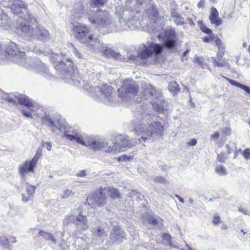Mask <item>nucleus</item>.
Returning <instances> with one entry per match:
<instances>
[{"label": "nucleus", "instance_id": "obj_51", "mask_svg": "<svg viewBox=\"0 0 250 250\" xmlns=\"http://www.w3.org/2000/svg\"><path fill=\"white\" fill-rule=\"evenodd\" d=\"M220 134L219 132H215L214 134H212L210 137V140L217 141L219 138Z\"/></svg>", "mask_w": 250, "mask_h": 250}, {"label": "nucleus", "instance_id": "obj_63", "mask_svg": "<svg viewBox=\"0 0 250 250\" xmlns=\"http://www.w3.org/2000/svg\"><path fill=\"white\" fill-rule=\"evenodd\" d=\"M175 197L176 198H177L179 200V201L180 202H181L182 203H184L185 202L183 198H182L181 197H180L178 195H177V194L175 195Z\"/></svg>", "mask_w": 250, "mask_h": 250}, {"label": "nucleus", "instance_id": "obj_64", "mask_svg": "<svg viewBox=\"0 0 250 250\" xmlns=\"http://www.w3.org/2000/svg\"><path fill=\"white\" fill-rule=\"evenodd\" d=\"M180 16L177 13L173 12L171 13V17L174 20L176 17Z\"/></svg>", "mask_w": 250, "mask_h": 250}, {"label": "nucleus", "instance_id": "obj_6", "mask_svg": "<svg viewBox=\"0 0 250 250\" xmlns=\"http://www.w3.org/2000/svg\"><path fill=\"white\" fill-rule=\"evenodd\" d=\"M51 60L54 67L64 79L70 75V69L73 67V62L62 54H54Z\"/></svg>", "mask_w": 250, "mask_h": 250}, {"label": "nucleus", "instance_id": "obj_18", "mask_svg": "<svg viewBox=\"0 0 250 250\" xmlns=\"http://www.w3.org/2000/svg\"><path fill=\"white\" fill-rule=\"evenodd\" d=\"M87 47L93 51H99L104 43L101 41L99 37L92 34L88 35L86 41L83 42Z\"/></svg>", "mask_w": 250, "mask_h": 250}, {"label": "nucleus", "instance_id": "obj_61", "mask_svg": "<svg viewBox=\"0 0 250 250\" xmlns=\"http://www.w3.org/2000/svg\"><path fill=\"white\" fill-rule=\"evenodd\" d=\"M86 175V172L84 170H82L79 171L78 173L77 174V176L79 177H84Z\"/></svg>", "mask_w": 250, "mask_h": 250}, {"label": "nucleus", "instance_id": "obj_31", "mask_svg": "<svg viewBox=\"0 0 250 250\" xmlns=\"http://www.w3.org/2000/svg\"><path fill=\"white\" fill-rule=\"evenodd\" d=\"M197 24L202 32L208 35H213L212 30L210 28L207 27L203 23L202 21H197Z\"/></svg>", "mask_w": 250, "mask_h": 250}, {"label": "nucleus", "instance_id": "obj_41", "mask_svg": "<svg viewBox=\"0 0 250 250\" xmlns=\"http://www.w3.org/2000/svg\"><path fill=\"white\" fill-rule=\"evenodd\" d=\"M212 59H213V64L214 66H217L218 67H224L227 65V63L226 62H217V60L214 59L213 58H212Z\"/></svg>", "mask_w": 250, "mask_h": 250}, {"label": "nucleus", "instance_id": "obj_30", "mask_svg": "<svg viewBox=\"0 0 250 250\" xmlns=\"http://www.w3.org/2000/svg\"><path fill=\"white\" fill-rule=\"evenodd\" d=\"M42 149L40 148H39L33 158V159L30 160L28 161V162L34 167L36 166L39 160L42 157Z\"/></svg>", "mask_w": 250, "mask_h": 250}, {"label": "nucleus", "instance_id": "obj_19", "mask_svg": "<svg viewBox=\"0 0 250 250\" xmlns=\"http://www.w3.org/2000/svg\"><path fill=\"white\" fill-rule=\"evenodd\" d=\"M109 239L113 243H121L126 239L125 232L119 226L113 227L110 234Z\"/></svg>", "mask_w": 250, "mask_h": 250}, {"label": "nucleus", "instance_id": "obj_46", "mask_svg": "<svg viewBox=\"0 0 250 250\" xmlns=\"http://www.w3.org/2000/svg\"><path fill=\"white\" fill-rule=\"evenodd\" d=\"M243 156L247 160L250 158V149L249 148L245 149L243 153Z\"/></svg>", "mask_w": 250, "mask_h": 250}, {"label": "nucleus", "instance_id": "obj_3", "mask_svg": "<svg viewBox=\"0 0 250 250\" xmlns=\"http://www.w3.org/2000/svg\"><path fill=\"white\" fill-rule=\"evenodd\" d=\"M6 53L19 64L28 69H33L44 77L51 79L53 77L47 66L37 57L25 58V53L19 50L17 44L11 42L7 48Z\"/></svg>", "mask_w": 250, "mask_h": 250}, {"label": "nucleus", "instance_id": "obj_23", "mask_svg": "<svg viewBox=\"0 0 250 250\" xmlns=\"http://www.w3.org/2000/svg\"><path fill=\"white\" fill-rule=\"evenodd\" d=\"M159 93L157 92L151 85H146L144 87L143 96L146 99H153L157 98Z\"/></svg>", "mask_w": 250, "mask_h": 250}, {"label": "nucleus", "instance_id": "obj_33", "mask_svg": "<svg viewBox=\"0 0 250 250\" xmlns=\"http://www.w3.org/2000/svg\"><path fill=\"white\" fill-rule=\"evenodd\" d=\"M212 39L214 40L216 45L218 46V49L222 52V54H223L225 50V45L222 40L217 36L214 37V38H212Z\"/></svg>", "mask_w": 250, "mask_h": 250}, {"label": "nucleus", "instance_id": "obj_36", "mask_svg": "<svg viewBox=\"0 0 250 250\" xmlns=\"http://www.w3.org/2000/svg\"><path fill=\"white\" fill-rule=\"evenodd\" d=\"M107 1V0H91V6L92 7H102Z\"/></svg>", "mask_w": 250, "mask_h": 250}, {"label": "nucleus", "instance_id": "obj_55", "mask_svg": "<svg viewBox=\"0 0 250 250\" xmlns=\"http://www.w3.org/2000/svg\"><path fill=\"white\" fill-rule=\"evenodd\" d=\"M220 222V218L219 216L217 215H215L213 216V223L215 225H217L218 224V223Z\"/></svg>", "mask_w": 250, "mask_h": 250}, {"label": "nucleus", "instance_id": "obj_29", "mask_svg": "<svg viewBox=\"0 0 250 250\" xmlns=\"http://www.w3.org/2000/svg\"><path fill=\"white\" fill-rule=\"evenodd\" d=\"M42 149L40 148H39L33 158V159L30 160L28 161V162L34 167L36 166L39 160L42 157Z\"/></svg>", "mask_w": 250, "mask_h": 250}, {"label": "nucleus", "instance_id": "obj_53", "mask_svg": "<svg viewBox=\"0 0 250 250\" xmlns=\"http://www.w3.org/2000/svg\"><path fill=\"white\" fill-rule=\"evenodd\" d=\"M144 0H130V6L132 7L136 4V1L141 5L143 3Z\"/></svg>", "mask_w": 250, "mask_h": 250}, {"label": "nucleus", "instance_id": "obj_59", "mask_svg": "<svg viewBox=\"0 0 250 250\" xmlns=\"http://www.w3.org/2000/svg\"><path fill=\"white\" fill-rule=\"evenodd\" d=\"M205 3V0H201L198 3L197 6L198 8H203L204 6Z\"/></svg>", "mask_w": 250, "mask_h": 250}, {"label": "nucleus", "instance_id": "obj_14", "mask_svg": "<svg viewBox=\"0 0 250 250\" xmlns=\"http://www.w3.org/2000/svg\"><path fill=\"white\" fill-rule=\"evenodd\" d=\"M139 14H140L139 12L134 10L132 15L130 14L125 20L123 21L122 24H121L120 27L121 29L132 30L136 29L140 24L139 16H137Z\"/></svg>", "mask_w": 250, "mask_h": 250}, {"label": "nucleus", "instance_id": "obj_26", "mask_svg": "<svg viewBox=\"0 0 250 250\" xmlns=\"http://www.w3.org/2000/svg\"><path fill=\"white\" fill-rule=\"evenodd\" d=\"M104 191H106L108 195L113 199H120L121 198V194L119 191L113 187H107L103 188Z\"/></svg>", "mask_w": 250, "mask_h": 250}, {"label": "nucleus", "instance_id": "obj_11", "mask_svg": "<svg viewBox=\"0 0 250 250\" xmlns=\"http://www.w3.org/2000/svg\"><path fill=\"white\" fill-rule=\"evenodd\" d=\"M102 187L87 198L88 204L93 208L102 207L106 203V197L103 193Z\"/></svg>", "mask_w": 250, "mask_h": 250}, {"label": "nucleus", "instance_id": "obj_47", "mask_svg": "<svg viewBox=\"0 0 250 250\" xmlns=\"http://www.w3.org/2000/svg\"><path fill=\"white\" fill-rule=\"evenodd\" d=\"M155 181L160 183H165L166 182V179L162 176H159L155 177Z\"/></svg>", "mask_w": 250, "mask_h": 250}, {"label": "nucleus", "instance_id": "obj_9", "mask_svg": "<svg viewBox=\"0 0 250 250\" xmlns=\"http://www.w3.org/2000/svg\"><path fill=\"white\" fill-rule=\"evenodd\" d=\"M138 92V85L132 79H126L120 89H118L119 96L125 100L136 96Z\"/></svg>", "mask_w": 250, "mask_h": 250}, {"label": "nucleus", "instance_id": "obj_21", "mask_svg": "<svg viewBox=\"0 0 250 250\" xmlns=\"http://www.w3.org/2000/svg\"><path fill=\"white\" fill-rule=\"evenodd\" d=\"M35 167L28 161H26L18 167V173L22 179H24L28 172L34 173Z\"/></svg>", "mask_w": 250, "mask_h": 250}, {"label": "nucleus", "instance_id": "obj_57", "mask_svg": "<svg viewBox=\"0 0 250 250\" xmlns=\"http://www.w3.org/2000/svg\"><path fill=\"white\" fill-rule=\"evenodd\" d=\"M212 38H214L213 36H211V37H205L203 38V40L205 42H209L213 40Z\"/></svg>", "mask_w": 250, "mask_h": 250}, {"label": "nucleus", "instance_id": "obj_13", "mask_svg": "<svg viewBox=\"0 0 250 250\" xmlns=\"http://www.w3.org/2000/svg\"><path fill=\"white\" fill-rule=\"evenodd\" d=\"M73 35L74 37L81 43L86 41L89 35V28L83 23H76L73 25Z\"/></svg>", "mask_w": 250, "mask_h": 250}, {"label": "nucleus", "instance_id": "obj_56", "mask_svg": "<svg viewBox=\"0 0 250 250\" xmlns=\"http://www.w3.org/2000/svg\"><path fill=\"white\" fill-rule=\"evenodd\" d=\"M200 59L199 58H197L196 59V62H197L199 64V65L202 68H205L207 66V64L204 63H203L201 61H200Z\"/></svg>", "mask_w": 250, "mask_h": 250}, {"label": "nucleus", "instance_id": "obj_40", "mask_svg": "<svg viewBox=\"0 0 250 250\" xmlns=\"http://www.w3.org/2000/svg\"><path fill=\"white\" fill-rule=\"evenodd\" d=\"M174 21L177 25H182L184 24V20L180 15L176 17Z\"/></svg>", "mask_w": 250, "mask_h": 250}, {"label": "nucleus", "instance_id": "obj_39", "mask_svg": "<svg viewBox=\"0 0 250 250\" xmlns=\"http://www.w3.org/2000/svg\"><path fill=\"white\" fill-rule=\"evenodd\" d=\"M147 221L149 224L152 225L153 226H156L159 222L158 219L153 216L149 217L147 219Z\"/></svg>", "mask_w": 250, "mask_h": 250}, {"label": "nucleus", "instance_id": "obj_62", "mask_svg": "<svg viewBox=\"0 0 250 250\" xmlns=\"http://www.w3.org/2000/svg\"><path fill=\"white\" fill-rule=\"evenodd\" d=\"M197 144V141L193 139L191 140V141L188 143L189 145L190 146H194Z\"/></svg>", "mask_w": 250, "mask_h": 250}, {"label": "nucleus", "instance_id": "obj_32", "mask_svg": "<svg viewBox=\"0 0 250 250\" xmlns=\"http://www.w3.org/2000/svg\"><path fill=\"white\" fill-rule=\"evenodd\" d=\"M39 234L40 236H42L46 240H50L55 244L57 243L56 240L54 238L53 236L50 233L41 230L39 232Z\"/></svg>", "mask_w": 250, "mask_h": 250}, {"label": "nucleus", "instance_id": "obj_49", "mask_svg": "<svg viewBox=\"0 0 250 250\" xmlns=\"http://www.w3.org/2000/svg\"><path fill=\"white\" fill-rule=\"evenodd\" d=\"M138 194V191L136 190H131L129 192L128 196L132 199L135 200Z\"/></svg>", "mask_w": 250, "mask_h": 250}, {"label": "nucleus", "instance_id": "obj_2", "mask_svg": "<svg viewBox=\"0 0 250 250\" xmlns=\"http://www.w3.org/2000/svg\"><path fill=\"white\" fill-rule=\"evenodd\" d=\"M42 121L43 124H47L49 126L55 127L60 131L64 132L63 137L71 141H75L78 144L84 146H89L95 150L102 149L106 152H119L124 151V148L125 147H131L137 144V141L131 143L128 139L127 136L121 135L116 137L112 146H108V143L105 142L98 141L93 138H86L85 140H83L78 134L75 135L68 134L70 131L67 130V125L60 124L57 125L49 117L46 116L42 118Z\"/></svg>", "mask_w": 250, "mask_h": 250}, {"label": "nucleus", "instance_id": "obj_22", "mask_svg": "<svg viewBox=\"0 0 250 250\" xmlns=\"http://www.w3.org/2000/svg\"><path fill=\"white\" fill-rule=\"evenodd\" d=\"M99 51L101 52L108 58H114L115 60H121L122 55L120 53L115 52L111 48L109 47L106 44L104 43Z\"/></svg>", "mask_w": 250, "mask_h": 250}, {"label": "nucleus", "instance_id": "obj_50", "mask_svg": "<svg viewBox=\"0 0 250 250\" xmlns=\"http://www.w3.org/2000/svg\"><path fill=\"white\" fill-rule=\"evenodd\" d=\"M42 146L46 147L48 150H50L52 148V144L51 142H42Z\"/></svg>", "mask_w": 250, "mask_h": 250}, {"label": "nucleus", "instance_id": "obj_48", "mask_svg": "<svg viewBox=\"0 0 250 250\" xmlns=\"http://www.w3.org/2000/svg\"><path fill=\"white\" fill-rule=\"evenodd\" d=\"M163 239H164L165 240H166L167 241V244H170V243H171V237L170 236V235L169 234H168V233H164L163 235Z\"/></svg>", "mask_w": 250, "mask_h": 250}, {"label": "nucleus", "instance_id": "obj_58", "mask_svg": "<svg viewBox=\"0 0 250 250\" xmlns=\"http://www.w3.org/2000/svg\"><path fill=\"white\" fill-rule=\"evenodd\" d=\"M144 198V196L138 192V194L135 200L137 201H141Z\"/></svg>", "mask_w": 250, "mask_h": 250}, {"label": "nucleus", "instance_id": "obj_16", "mask_svg": "<svg viewBox=\"0 0 250 250\" xmlns=\"http://www.w3.org/2000/svg\"><path fill=\"white\" fill-rule=\"evenodd\" d=\"M91 10H84L82 1L75 3L71 14L72 18L74 20H80L83 19H88V15H90Z\"/></svg>", "mask_w": 250, "mask_h": 250}, {"label": "nucleus", "instance_id": "obj_7", "mask_svg": "<svg viewBox=\"0 0 250 250\" xmlns=\"http://www.w3.org/2000/svg\"><path fill=\"white\" fill-rule=\"evenodd\" d=\"M90 91L93 93L95 98L103 100L107 104L115 101V93L112 92V87L110 85L103 84L92 87Z\"/></svg>", "mask_w": 250, "mask_h": 250}, {"label": "nucleus", "instance_id": "obj_25", "mask_svg": "<svg viewBox=\"0 0 250 250\" xmlns=\"http://www.w3.org/2000/svg\"><path fill=\"white\" fill-rule=\"evenodd\" d=\"M209 19L211 24H215L216 26H219L222 22V19L219 18V13L216 8L211 7Z\"/></svg>", "mask_w": 250, "mask_h": 250}, {"label": "nucleus", "instance_id": "obj_52", "mask_svg": "<svg viewBox=\"0 0 250 250\" xmlns=\"http://www.w3.org/2000/svg\"><path fill=\"white\" fill-rule=\"evenodd\" d=\"M21 113L26 118H32V114L29 111H27L24 109H22Z\"/></svg>", "mask_w": 250, "mask_h": 250}, {"label": "nucleus", "instance_id": "obj_27", "mask_svg": "<svg viewBox=\"0 0 250 250\" xmlns=\"http://www.w3.org/2000/svg\"><path fill=\"white\" fill-rule=\"evenodd\" d=\"M78 213V208H75L72 210L71 213L68 215L64 219L63 223L65 225H68L70 223H74L76 220V214Z\"/></svg>", "mask_w": 250, "mask_h": 250}, {"label": "nucleus", "instance_id": "obj_17", "mask_svg": "<svg viewBox=\"0 0 250 250\" xmlns=\"http://www.w3.org/2000/svg\"><path fill=\"white\" fill-rule=\"evenodd\" d=\"M8 102L16 104L18 102L21 104L24 105L29 108L30 111L34 112V104L32 101L26 95H21L17 96L10 93Z\"/></svg>", "mask_w": 250, "mask_h": 250}, {"label": "nucleus", "instance_id": "obj_44", "mask_svg": "<svg viewBox=\"0 0 250 250\" xmlns=\"http://www.w3.org/2000/svg\"><path fill=\"white\" fill-rule=\"evenodd\" d=\"M9 244V241L7 238L5 237L0 238V245L2 246H7Z\"/></svg>", "mask_w": 250, "mask_h": 250}, {"label": "nucleus", "instance_id": "obj_20", "mask_svg": "<svg viewBox=\"0 0 250 250\" xmlns=\"http://www.w3.org/2000/svg\"><path fill=\"white\" fill-rule=\"evenodd\" d=\"M78 212L76 215L75 224L79 231L85 230L89 228V224L86 217L83 215L81 208H78Z\"/></svg>", "mask_w": 250, "mask_h": 250}, {"label": "nucleus", "instance_id": "obj_24", "mask_svg": "<svg viewBox=\"0 0 250 250\" xmlns=\"http://www.w3.org/2000/svg\"><path fill=\"white\" fill-rule=\"evenodd\" d=\"M35 187L28 183L26 184L25 191L26 194H22V201L26 202L29 200H32L34 197L35 191Z\"/></svg>", "mask_w": 250, "mask_h": 250}, {"label": "nucleus", "instance_id": "obj_43", "mask_svg": "<svg viewBox=\"0 0 250 250\" xmlns=\"http://www.w3.org/2000/svg\"><path fill=\"white\" fill-rule=\"evenodd\" d=\"M221 131L222 132V135L225 137L230 135L231 134V129L229 128L226 127L223 129H221Z\"/></svg>", "mask_w": 250, "mask_h": 250}, {"label": "nucleus", "instance_id": "obj_37", "mask_svg": "<svg viewBox=\"0 0 250 250\" xmlns=\"http://www.w3.org/2000/svg\"><path fill=\"white\" fill-rule=\"evenodd\" d=\"M74 193L72 191L68 189H65L63 194L61 196L62 199H67L73 196Z\"/></svg>", "mask_w": 250, "mask_h": 250}, {"label": "nucleus", "instance_id": "obj_5", "mask_svg": "<svg viewBox=\"0 0 250 250\" xmlns=\"http://www.w3.org/2000/svg\"><path fill=\"white\" fill-rule=\"evenodd\" d=\"M147 47L143 51L138 53L137 57L131 56L130 60H140L142 65L150 64L155 62L157 56L162 52L163 45L160 44L149 42L147 44Z\"/></svg>", "mask_w": 250, "mask_h": 250}, {"label": "nucleus", "instance_id": "obj_45", "mask_svg": "<svg viewBox=\"0 0 250 250\" xmlns=\"http://www.w3.org/2000/svg\"><path fill=\"white\" fill-rule=\"evenodd\" d=\"M151 13H152L154 17H157L158 16V10L157 8V6L156 5L151 4Z\"/></svg>", "mask_w": 250, "mask_h": 250}, {"label": "nucleus", "instance_id": "obj_38", "mask_svg": "<svg viewBox=\"0 0 250 250\" xmlns=\"http://www.w3.org/2000/svg\"><path fill=\"white\" fill-rule=\"evenodd\" d=\"M168 89L169 91L173 92H179L180 90L179 86L176 83H171L168 86Z\"/></svg>", "mask_w": 250, "mask_h": 250}, {"label": "nucleus", "instance_id": "obj_28", "mask_svg": "<svg viewBox=\"0 0 250 250\" xmlns=\"http://www.w3.org/2000/svg\"><path fill=\"white\" fill-rule=\"evenodd\" d=\"M226 79L230 84H231L232 85L239 87L240 88L244 90L246 93H247L250 95V87L246 86L245 85H244L243 84H241L234 80H231L230 79H228V78H226Z\"/></svg>", "mask_w": 250, "mask_h": 250}, {"label": "nucleus", "instance_id": "obj_54", "mask_svg": "<svg viewBox=\"0 0 250 250\" xmlns=\"http://www.w3.org/2000/svg\"><path fill=\"white\" fill-rule=\"evenodd\" d=\"M226 159V157H225V156L224 154L221 153L218 155L217 160L220 162H222V163L224 162Z\"/></svg>", "mask_w": 250, "mask_h": 250}, {"label": "nucleus", "instance_id": "obj_60", "mask_svg": "<svg viewBox=\"0 0 250 250\" xmlns=\"http://www.w3.org/2000/svg\"><path fill=\"white\" fill-rule=\"evenodd\" d=\"M238 210L240 212H243L245 214H248V210L246 208H242V207H239L238 208Z\"/></svg>", "mask_w": 250, "mask_h": 250}, {"label": "nucleus", "instance_id": "obj_12", "mask_svg": "<svg viewBox=\"0 0 250 250\" xmlns=\"http://www.w3.org/2000/svg\"><path fill=\"white\" fill-rule=\"evenodd\" d=\"M106 225V223L104 222L101 225L92 228L91 243L93 245H100L104 242L107 236V232L104 228Z\"/></svg>", "mask_w": 250, "mask_h": 250}, {"label": "nucleus", "instance_id": "obj_42", "mask_svg": "<svg viewBox=\"0 0 250 250\" xmlns=\"http://www.w3.org/2000/svg\"><path fill=\"white\" fill-rule=\"evenodd\" d=\"M10 94L3 92L0 90V99L4 100L8 102V99L9 98Z\"/></svg>", "mask_w": 250, "mask_h": 250}, {"label": "nucleus", "instance_id": "obj_35", "mask_svg": "<svg viewBox=\"0 0 250 250\" xmlns=\"http://www.w3.org/2000/svg\"><path fill=\"white\" fill-rule=\"evenodd\" d=\"M69 47H71L72 52L76 57L79 59H84L83 55L79 51L73 44L70 43Z\"/></svg>", "mask_w": 250, "mask_h": 250}, {"label": "nucleus", "instance_id": "obj_4", "mask_svg": "<svg viewBox=\"0 0 250 250\" xmlns=\"http://www.w3.org/2000/svg\"><path fill=\"white\" fill-rule=\"evenodd\" d=\"M150 115L146 114L142 119V123L135 124L134 127V130L138 137L139 143H141V139L144 142L150 140L153 136H162L164 134L165 127L161 122L153 121L150 124L147 122V120L150 121Z\"/></svg>", "mask_w": 250, "mask_h": 250}, {"label": "nucleus", "instance_id": "obj_8", "mask_svg": "<svg viewBox=\"0 0 250 250\" xmlns=\"http://www.w3.org/2000/svg\"><path fill=\"white\" fill-rule=\"evenodd\" d=\"M88 20L97 28L107 27L111 23L110 14L106 11L98 10L96 12L90 11Z\"/></svg>", "mask_w": 250, "mask_h": 250}, {"label": "nucleus", "instance_id": "obj_34", "mask_svg": "<svg viewBox=\"0 0 250 250\" xmlns=\"http://www.w3.org/2000/svg\"><path fill=\"white\" fill-rule=\"evenodd\" d=\"M215 171L220 176H225L227 174L226 168L221 165H218L216 167Z\"/></svg>", "mask_w": 250, "mask_h": 250}, {"label": "nucleus", "instance_id": "obj_1", "mask_svg": "<svg viewBox=\"0 0 250 250\" xmlns=\"http://www.w3.org/2000/svg\"><path fill=\"white\" fill-rule=\"evenodd\" d=\"M13 13L21 19L20 25L17 27V33L30 40H37L43 42L50 39L49 32L39 25L36 19L29 14L26 5L21 0H9L7 5Z\"/></svg>", "mask_w": 250, "mask_h": 250}, {"label": "nucleus", "instance_id": "obj_10", "mask_svg": "<svg viewBox=\"0 0 250 250\" xmlns=\"http://www.w3.org/2000/svg\"><path fill=\"white\" fill-rule=\"evenodd\" d=\"M125 8L123 5L118 4L115 6V14L118 17L120 24L130 15L133 14V8L130 6V0H126Z\"/></svg>", "mask_w": 250, "mask_h": 250}, {"label": "nucleus", "instance_id": "obj_15", "mask_svg": "<svg viewBox=\"0 0 250 250\" xmlns=\"http://www.w3.org/2000/svg\"><path fill=\"white\" fill-rule=\"evenodd\" d=\"M164 36L163 34L158 35L157 38L161 40L163 39L164 45L168 48L172 49L175 47L176 44V36L175 31L169 29L165 31Z\"/></svg>", "mask_w": 250, "mask_h": 250}]
</instances>
